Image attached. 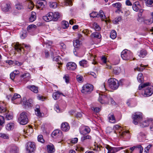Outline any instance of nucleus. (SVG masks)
<instances>
[{
  "label": "nucleus",
  "mask_w": 153,
  "mask_h": 153,
  "mask_svg": "<svg viewBox=\"0 0 153 153\" xmlns=\"http://www.w3.org/2000/svg\"><path fill=\"white\" fill-rule=\"evenodd\" d=\"M0 137L3 138L4 139L8 138V136L7 134H6L4 133L0 134Z\"/></svg>",
  "instance_id": "57"
},
{
  "label": "nucleus",
  "mask_w": 153,
  "mask_h": 153,
  "mask_svg": "<svg viewBox=\"0 0 153 153\" xmlns=\"http://www.w3.org/2000/svg\"><path fill=\"white\" fill-rule=\"evenodd\" d=\"M1 7L2 10L6 12L9 11L10 9L11 8V6L9 3L6 4L2 5Z\"/></svg>",
  "instance_id": "14"
},
{
  "label": "nucleus",
  "mask_w": 153,
  "mask_h": 153,
  "mask_svg": "<svg viewBox=\"0 0 153 153\" xmlns=\"http://www.w3.org/2000/svg\"><path fill=\"white\" fill-rule=\"evenodd\" d=\"M116 36L117 33L116 31L114 30H112L111 33V38L113 39H114L116 38Z\"/></svg>",
  "instance_id": "34"
},
{
  "label": "nucleus",
  "mask_w": 153,
  "mask_h": 153,
  "mask_svg": "<svg viewBox=\"0 0 153 153\" xmlns=\"http://www.w3.org/2000/svg\"><path fill=\"white\" fill-rule=\"evenodd\" d=\"M140 66L143 68H140L139 67H137L136 68L134 69V71H143V70L145 69V67L146 66V65H143L142 64L140 65Z\"/></svg>",
  "instance_id": "36"
},
{
  "label": "nucleus",
  "mask_w": 153,
  "mask_h": 153,
  "mask_svg": "<svg viewBox=\"0 0 153 153\" xmlns=\"http://www.w3.org/2000/svg\"><path fill=\"white\" fill-rule=\"evenodd\" d=\"M32 102L33 101L31 99H29L24 102V104L26 106L27 105L28 107H32L33 106L32 104Z\"/></svg>",
  "instance_id": "20"
},
{
  "label": "nucleus",
  "mask_w": 153,
  "mask_h": 153,
  "mask_svg": "<svg viewBox=\"0 0 153 153\" xmlns=\"http://www.w3.org/2000/svg\"><path fill=\"white\" fill-rule=\"evenodd\" d=\"M87 62L86 60H82L79 62V64L81 66L85 67V66Z\"/></svg>",
  "instance_id": "42"
},
{
  "label": "nucleus",
  "mask_w": 153,
  "mask_h": 153,
  "mask_svg": "<svg viewBox=\"0 0 153 153\" xmlns=\"http://www.w3.org/2000/svg\"><path fill=\"white\" fill-rule=\"evenodd\" d=\"M121 56L123 59L125 60H128L130 58L128 56V54H121Z\"/></svg>",
  "instance_id": "46"
},
{
  "label": "nucleus",
  "mask_w": 153,
  "mask_h": 153,
  "mask_svg": "<svg viewBox=\"0 0 153 153\" xmlns=\"http://www.w3.org/2000/svg\"><path fill=\"white\" fill-rule=\"evenodd\" d=\"M34 7V5L32 2L30 1L28 6V8L30 10H32Z\"/></svg>",
  "instance_id": "61"
},
{
  "label": "nucleus",
  "mask_w": 153,
  "mask_h": 153,
  "mask_svg": "<svg viewBox=\"0 0 153 153\" xmlns=\"http://www.w3.org/2000/svg\"><path fill=\"white\" fill-rule=\"evenodd\" d=\"M65 5L67 6L68 5L71 6L72 5V0H65Z\"/></svg>",
  "instance_id": "59"
},
{
  "label": "nucleus",
  "mask_w": 153,
  "mask_h": 153,
  "mask_svg": "<svg viewBox=\"0 0 153 153\" xmlns=\"http://www.w3.org/2000/svg\"><path fill=\"white\" fill-rule=\"evenodd\" d=\"M112 6L114 7H115L117 8V10L116 12L117 11H120V9L121 6V4L119 2L116 3L115 4H112Z\"/></svg>",
  "instance_id": "29"
},
{
  "label": "nucleus",
  "mask_w": 153,
  "mask_h": 153,
  "mask_svg": "<svg viewBox=\"0 0 153 153\" xmlns=\"http://www.w3.org/2000/svg\"><path fill=\"white\" fill-rule=\"evenodd\" d=\"M23 45L27 49L30 47V46L29 45H26L24 43L19 44V42H16L14 45L15 49L17 52H20L22 51V48L23 49L24 48Z\"/></svg>",
  "instance_id": "6"
},
{
  "label": "nucleus",
  "mask_w": 153,
  "mask_h": 153,
  "mask_svg": "<svg viewBox=\"0 0 153 153\" xmlns=\"http://www.w3.org/2000/svg\"><path fill=\"white\" fill-rule=\"evenodd\" d=\"M147 54V52L146 50H142L140 51L139 56L140 57H144Z\"/></svg>",
  "instance_id": "33"
},
{
  "label": "nucleus",
  "mask_w": 153,
  "mask_h": 153,
  "mask_svg": "<svg viewBox=\"0 0 153 153\" xmlns=\"http://www.w3.org/2000/svg\"><path fill=\"white\" fill-rule=\"evenodd\" d=\"M16 75L14 72L11 73L10 75V78L12 80H13L15 77V75Z\"/></svg>",
  "instance_id": "63"
},
{
  "label": "nucleus",
  "mask_w": 153,
  "mask_h": 153,
  "mask_svg": "<svg viewBox=\"0 0 153 153\" xmlns=\"http://www.w3.org/2000/svg\"><path fill=\"white\" fill-rule=\"evenodd\" d=\"M21 97L20 95L17 94H15L13 96L12 98V100H14L17 98H20Z\"/></svg>",
  "instance_id": "50"
},
{
  "label": "nucleus",
  "mask_w": 153,
  "mask_h": 153,
  "mask_svg": "<svg viewBox=\"0 0 153 153\" xmlns=\"http://www.w3.org/2000/svg\"><path fill=\"white\" fill-rule=\"evenodd\" d=\"M61 128L63 131H68L70 128L68 124L66 122L63 123L61 126Z\"/></svg>",
  "instance_id": "13"
},
{
  "label": "nucleus",
  "mask_w": 153,
  "mask_h": 153,
  "mask_svg": "<svg viewBox=\"0 0 153 153\" xmlns=\"http://www.w3.org/2000/svg\"><path fill=\"white\" fill-rule=\"evenodd\" d=\"M53 13L52 12L49 13L46 16H44L43 18L44 20L46 21H50L52 20L53 18Z\"/></svg>",
  "instance_id": "11"
},
{
  "label": "nucleus",
  "mask_w": 153,
  "mask_h": 153,
  "mask_svg": "<svg viewBox=\"0 0 153 153\" xmlns=\"http://www.w3.org/2000/svg\"><path fill=\"white\" fill-rule=\"evenodd\" d=\"M90 16L91 17L94 18L96 17H98V16H99V14L96 12H93L90 14Z\"/></svg>",
  "instance_id": "41"
},
{
  "label": "nucleus",
  "mask_w": 153,
  "mask_h": 153,
  "mask_svg": "<svg viewBox=\"0 0 153 153\" xmlns=\"http://www.w3.org/2000/svg\"><path fill=\"white\" fill-rule=\"evenodd\" d=\"M91 136L89 135H83V136L81 137V139L82 141H84L87 139H91Z\"/></svg>",
  "instance_id": "45"
},
{
  "label": "nucleus",
  "mask_w": 153,
  "mask_h": 153,
  "mask_svg": "<svg viewBox=\"0 0 153 153\" xmlns=\"http://www.w3.org/2000/svg\"><path fill=\"white\" fill-rule=\"evenodd\" d=\"M8 111L7 110L6 112L5 113V114H6V118L7 120H10L13 118V116L12 115L8 114Z\"/></svg>",
  "instance_id": "37"
},
{
  "label": "nucleus",
  "mask_w": 153,
  "mask_h": 153,
  "mask_svg": "<svg viewBox=\"0 0 153 153\" xmlns=\"http://www.w3.org/2000/svg\"><path fill=\"white\" fill-rule=\"evenodd\" d=\"M61 59L60 57L59 56H55L53 58V60L57 62H58L57 63L59 64H62L61 62H59V59Z\"/></svg>",
  "instance_id": "48"
},
{
  "label": "nucleus",
  "mask_w": 153,
  "mask_h": 153,
  "mask_svg": "<svg viewBox=\"0 0 153 153\" xmlns=\"http://www.w3.org/2000/svg\"><path fill=\"white\" fill-rule=\"evenodd\" d=\"M91 36L92 38H97L100 39L101 37L100 34L98 33H93L91 34Z\"/></svg>",
  "instance_id": "24"
},
{
  "label": "nucleus",
  "mask_w": 153,
  "mask_h": 153,
  "mask_svg": "<svg viewBox=\"0 0 153 153\" xmlns=\"http://www.w3.org/2000/svg\"><path fill=\"white\" fill-rule=\"evenodd\" d=\"M114 73L116 75L119 74L121 72V69L120 67L115 66L113 68Z\"/></svg>",
  "instance_id": "19"
},
{
  "label": "nucleus",
  "mask_w": 153,
  "mask_h": 153,
  "mask_svg": "<svg viewBox=\"0 0 153 153\" xmlns=\"http://www.w3.org/2000/svg\"><path fill=\"white\" fill-rule=\"evenodd\" d=\"M69 26L68 22L65 21H63L62 22V26L63 28L66 29Z\"/></svg>",
  "instance_id": "28"
},
{
  "label": "nucleus",
  "mask_w": 153,
  "mask_h": 153,
  "mask_svg": "<svg viewBox=\"0 0 153 153\" xmlns=\"http://www.w3.org/2000/svg\"><path fill=\"white\" fill-rule=\"evenodd\" d=\"M61 94H63L62 93H60L58 91H57L53 94V97L54 100H57L59 98Z\"/></svg>",
  "instance_id": "25"
},
{
  "label": "nucleus",
  "mask_w": 153,
  "mask_h": 153,
  "mask_svg": "<svg viewBox=\"0 0 153 153\" xmlns=\"http://www.w3.org/2000/svg\"><path fill=\"white\" fill-rule=\"evenodd\" d=\"M83 78L82 76L77 75V81L81 83L83 81Z\"/></svg>",
  "instance_id": "40"
},
{
  "label": "nucleus",
  "mask_w": 153,
  "mask_h": 153,
  "mask_svg": "<svg viewBox=\"0 0 153 153\" xmlns=\"http://www.w3.org/2000/svg\"><path fill=\"white\" fill-rule=\"evenodd\" d=\"M140 7L133 4L132 6L133 9L134 10L136 11H138L141 9Z\"/></svg>",
  "instance_id": "51"
},
{
  "label": "nucleus",
  "mask_w": 153,
  "mask_h": 153,
  "mask_svg": "<svg viewBox=\"0 0 153 153\" xmlns=\"http://www.w3.org/2000/svg\"><path fill=\"white\" fill-rule=\"evenodd\" d=\"M36 26L34 25H29L27 28V30H29L30 29H32L33 28H35Z\"/></svg>",
  "instance_id": "54"
},
{
  "label": "nucleus",
  "mask_w": 153,
  "mask_h": 153,
  "mask_svg": "<svg viewBox=\"0 0 153 153\" xmlns=\"http://www.w3.org/2000/svg\"><path fill=\"white\" fill-rule=\"evenodd\" d=\"M7 111V110L5 108L0 105V113H2L4 112L5 113V112H6Z\"/></svg>",
  "instance_id": "56"
},
{
  "label": "nucleus",
  "mask_w": 153,
  "mask_h": 153,
  "mask_svg": "<svg viewBox=\"0 0 153 153\" xmlns=\"http://www.w3.org/2000/svg\"><path fill=\"white\" fill-rule=\"evenodd\" d=\"M150 83L147 82L143 84H140L139 87V89L141 90L143 88L148 86L144 91L143 96L146 97L151 96L153 93V86L150 85Z\"/></svg>",
  "instance_id": "1"
},
{
  "label": "nucleus",
  "mask_w": 153,
  "mask_h": 153,
  "mask_svg": "<svg viewBox=\"0 0 153 153\" xmlns=\"http://www.w3.org/2000/svg\"><path fill=\"white\" fill-rule=\"evenodd\" d=\"M144 22L147 25H150L153 22V19L151 18L149 19H145L144 21Z\"/></svg>",
  "instance_id": "38"
},
{
  "label": "nucleus",
  "mask_w": 153,
  "mask_h": 153,
  "mask_svg": "<svg viewBox=\"0 0 153 153\" xmlns=\"http://www.w3.org/2000/svg\"><path fill=\"white\" fill-rule=\"evenodd\" d=\"M57 3L55 2H50V6L51 7L54 8L57 7Z\"/></svg>",
  "instance_id": "49"
},
{
  "label": "nucleus",
  "mask_w": 153,
  "mask_h": 153,
  "mask_svg": "<svg viewBox=\"0 0 153 153\" xmlns=\"http://www.w3.org/2000/svg\"><path fill=\"white\" fill-rule=\"evenodd\" d=\"M146 4L148 6L152 7L153 6V0H147Z\"/></svg>",
  "instance_id": "43"
},
{
  "label": "nucleus",
  "mask_w": 153,
  "mask_h": 153,
  "mask_svg": "<svg viewBox=\"0 0 153 153\" xmlns=\"http://www.w3.org/2000/svg\"><path fill=\"white\" fill-rule=\"evenodd\" d=\"M93 26L94 28L96 30L99 31L101 29L100 27L96 22L94 23Z\"/></svg>",
  "instance_id": "44"
},
{
  "label": "nucleus",
  "mask_w": 153,
  "mask_h": 153,
  "mask_svg": "<svg viewBox=\"0 0 153 153\" xmlns=\"http://www.w3.org/2000/svg\"><path fill=\"white\" fill-rule=\"evenodd\" d=\"M26 149L27 153H30L33 152L35 149V146L34 143L29 142L26 144Z\"/></svg>",
  "instance_id": "7"
},
{
  "label": "nucleus",
  "mask_w": 153,
  "mask_h": 153,
  "mask_svg": "<svg viewBox=\"0 0 153 153\" xmlns=\"http://www.w3.org/2000/svg\"><path fill=\"white\" fill-rule=\"evenodd\" d=\"M78 39H77V48H78L79 46L82 45V41L83 40V38L82 37V34L80 33H78Z\"/></svg>",
  "instance_id": "15"
},
{
  "label": "nucleus",
  "mask_w": 153,
  "mask_h": 153,
  "mask_svg": "<svg viewBox=\"0 0 153 153\" xmlns=\"http://www.w3.org/2000/svg\"><path fill=\"white\" fill-rule=\"evenodd\" d=\"M132 117L133 123L136 125H137L142 120V114L140 112L135 113L132 115Z\"/></svg>",
  "instance_id": "3"
},
{
  "label": "nucleus",
  "mask_w": 153,
  "mask_h": 153,
  "mask_svg": "<svg viewBox=\"0 0 153 153\" xmlns=\"http://www.w3.org/2000/svg\"><path fill=\"white\" fill-rule=\"evenodd\" d=\"M18 120L21 125H25L27 124L28 121L27 113L25 112H23L21 113L18 118Z\"/></svg>",
  "instance_id": "4"
},
{
  "label": "nucleus",
  "mask_w": 153,
  "mask_h": 153,
  "mask_svg": "<svg viewBox=\"0 0 153 153\" xmlns=\"http://www.w3.org/2000/svg\"><path fill=\"white\" fill-rule=\"evenodd\" d=\"M60 134H62V131L60 130L57 129L53 131L52 134V136L53 137L55 136L58 137Z\"/></svg>",
  "instance_id": "18"
},
{
  "label": "nucleus",
  "mask_w": 153,
  "mask_h": 153,
  "mask_svg": "<svg viewBox=\"0 0 153 153\" xmlns=\"http://www.w3.org/2000/svg\"><path fill=\"white\" fill-rule=\"evenodd\" d=\"M59 17V13L58 12H56L54 13H53V16L52 17L53 19H52V20L54 21H56Z\"/></svg>",
  "instance_id": "23"
},
{
  "label": "nucleus",
  "mask_w": 153,
  "mask_h": 153,
  "mask_svg": "<svg viewBox=\"0 0 153 153\" xmlns=\"http://www.w3.org/2000/svg\"><path fill=\"white\" fill-rule=\"evenodd\" d=\"M77 151L80 152H83L84 150V148L79 145L78 146L77 145Z\"/></svg>",
  "instance_id": "58"
},
{
  "label": "nucleus",
  "mask_w": 153,
  "mask_h": 153,
  "mask_svg": "<svg viewBox=\"0 0 153 153\" xmlns=\"http://www.w3.org/2000/svg\"><path fill=\"white\" fill-rule=\"evenodd\" d=\"M108 119L109 120H111V122L112 123H114L115 122V118L113 114H111Z\"/></svg>",
  "instance_id": "39"
},
{
  "label": "nucleus",
  "mask_w": 153,
  "mask_h": 153,
  "mask_svg": "<svg viewBox=\"0 0 153 153\" xmlns=\"http://www.w3.org/2000/svg\"><path fill=\"white\" fill-rule=\"evenodd\" d=\"M82 130L80 131V133L83 134H85L89 133L90 131V129L88 126L83 127Z\"/></svg>",
  "instance_id": "16"
},
{
  "label": "nucleus",
  "mask_w": 153,
  "mask_h": 153,
  "mask_svg": "<svg viewBox=\"0 0 153 153\" xmlns=\"http://www.w3.org/2000/svg\"><path fill=\"white\" fill-rule=\"evenodd\" d=\"M4 117L1 116L0 118V125L2 126V124L4 123Z\"/></svg>",
  "instance_id": "60"
},
{
  "label": "nucleus",
  "mask_w": 153,
  "mask_h": 153,
  "mask_svg": "<svg viewBox=\"0 0 153 153\" xmlns=\"http://www.w3.org/2000/svg\"><path fill=\"white\" fill-rule=\"evenodd\" d=\"M38 140L39 142L42 143H44V140L43 139V136L42 135H39L38 137Z\"/></svg>",
  "instance_id": "47"
},
{
  "label": "nucleus",
  "mask_w": 153,
  "mask_h": 153,
  "mask_svg": "<svg viewBox=\"0 0 153 153\" xmlns=\"http://www.w3.org/2000/svg\"><path fill=\"white\" fill-rule=\"evenodd\" d=\"M46 3V2L44 0H39L37 1L36 6L37 8H41L42 10L45 7Z\"/></svg>",
  "instance_id": "9"
},
{
  "label": "nucleus",
  "mask_w": 153,
  "mask_h": 153,
  "mask_svg": "<svg viewBox=\"0 0 153 153\" xmlns=\"http://www.w3.org/2000/svg\"><path fill=\"white\" fill-rule=\"evenodd\" d=\"M14 124L12 123H10L7 124L6 126V128L8 130H10L13 128Z\"/></svg>",
  "instance_id": "35"
},
{
  "label": "nucleus",
  "mask_w": 153,
  "mask_h": 153,
  "mask_svg": "<svg viewBox=\"0 0 153 153\" xmlns=\"http://www.w3.org/2000/svg\"><path fill=\"white\" fill-rule=\"evenodd\" d=\"M123 147H113L111 148V149L109 151V153H115L121 149H123Z\"/></svg>",
  "instance_id": "17"
},
{
  "label": "nucleus",
  "mask_w": 153,
  "mask_h": 153,
  "mask_svg": "<svg viewBox=\"0 0 153 153\" xmlns=\"http://www.w3.org/2000/svg\"><path fill=\"white\" fill-rule=\"evenodd\" d=\"M15 7L19 10H22L24 9V7L22 3H18L15 5Z\"/></svg>",
  "instance_id": "32"
},
{
  "label": "nucleus",
  "mask_w": 153,
  "mask_h": 153,
  "mask_svg": "<svg viewBox=\"0 0 153 153\" xmlns=\"http://www.w3.org/2000/svg\"><path fill=\"white\" fill-rule=\"evenodd\" d=\"M63 79L65 80L66 82L68 83L69 82V78L68 75H65L63 77Z\"/></svg>",
  "instance_id": "55"
},
{
  "label": "nucleus",
  "mask_w": 153,
  "mask_h": 153,
  "mask_svg": "<svg viewBox=\"0 0 153 153\" xmlns=\"http://www.w3.org/2000/svg\"><path fill=\"white\" fill-rule=\"evenodd\" d=\"M36 19V13L34 12H32L31 16L29 18L30 21L33 22Z\"/></svg>",
  "instance_id": "31"
},
{
  "label": "nucleus",
  "mask_w": 153,
  "mask_h": 153,
  "mask_svg": "<svg viewBox=\"0 0 153 153\" xmlns=\"http://www.w3.org/2000/svg\"><path fill=\"white\" fill-rule=\"evenodd\" d=\"M18 147L16 146H13L11 148L10 152V153H18Z\"/></svg>",
  "instance_id": "30"
},
{
  "label": "nucleus",
  "mask_w": 153,
  "mask_h": 153,
  "mask_svg": "<svg viewBox=\"0 0 153 153\" xmlns=\"http://www.w3.org/2000/svg\"><path fill=\"white\" fill-rule=\"evenodd\" d=\"M28 88L33 92L35 93L38 92V88L34 85H30L28 86Z\"/></svg>",
  "instance_id": "22"
},
{
  "label": "nucleus",
  "mask_w": 153,
  "mask_h": 153,
  "mask_svg": "<svg viewBox=\"0 0 153 153\" xmlns=\"http://www.w3.org/2000/svg\"><path fill=\"white\" fill-rule=\"evenodd\" d=\"M109 96H106L105 95H102L100 96L99 99V101L101 103L108 104L110 100Z\"/></svg>",
  "instance_id": "8"
},
{
  "label": "nucleus",
  "mask_w": 153,
  "mask_h": 153,
  "mask_svg": "<svg viewBox=\"0 0 153 153\" xmlns=\"http://www.w3.org/2000/svg\"><path fill=\"white\" fill-rule=\"evenodd\" d=\"M67 68L68 70L74 71L76 67V65L74 62H69L66 65Z\"/></svg>",
  "instance_id": "10"
},
{
  "label": "nucleus",
  "mask_w": 153,
  "mask_h": 153,
  "mask_svg": "<svg viewBox=\"0 0 153 153\" xmlns=\"http://www.w3.org/2000/svg\"><path fill=\"white\" fill-rule=\"evenodd\" d=\"M35 114L38 116L41 117L42 116V114L40 111L39 107L38 105L36 106V108L35 109Z\"/></svg>",
  "instance_id": "21"
},
{
  "label": "nucleus",
  "mask_w": 153,
  "mask_h": 153,
  "mask_svg": "<svg viewBox=\"0 0 153 153\" xmlns=\"http://www.w3.org/2000/svg\"><path fill=\"white\" fill-rule=\"evenodd\" d=\"M143 75L142 73H141L139 74L138 75L137 79L140 82L143 83L144 82V79Z\"/></svg>",
  "instance_id": "27"
},
{
  "label": "nucleus",
  "mask_w": 153,
  "mask_h": 153,
  "mask_svg": "<svg viewBox=\"0 0 153 153\" xmlns=\"http://www.w3.org/2000/svg\"><path fill=\"white\" fill-rule=\"evenodd\" d=\"M27 36V33L26 32H23L21 34L20 37L22 39H24Z\"/></svg>",
  "instance_id": "62"
},
{
  "label": "nucleus",
  "mask_w": 153,
  "mask_h": 153,
  "mask_svg": "<svg viewBox=\"0 0 153 153\" xmlns=\"http://www.w3.org/2000/svg\"><path fill=\"white\" fill-rule=\"evenodd\" d=\"M151 123H153V120L152 119H150L148 120L143 122L141 123L140 126L143 128L146 127Z\"/></svg>",
  "instance_id": "12"
},
{
  "label": "nucleus",
  "mask_w": 153,
  "mask_h": 153,
  "mask_svg": "<svg viewBox=\"0 0 153 153\" xmlns=\"http://www.w3.org/2000/svg\"><path fill=\"white\" fill-rule=\"evenodd\" d=\"M60 45L61 47V48L62 49L64 50L66 49V45L63 43H61L60 44Z\"/></svg>",
  "instance_id": "64"
},
{
  "label": "nucleus",
  "mask_w": 153,
  "mask_h": 153,
  "mask_svg": "<svg viewBox=\"0 0 153 153\" xmlns=\"http://www.w3.org/2000/svg\"><path fill=\"white\" fill-rule=\"evenodd\" d=\"M99 13H100V17H101V19H102V20L103 19H106V17L105 16V15L104 16H103V12L102 10H100L99 12Z\"/></svg>",
  "instance_id": "53"
},
{
  "label": "nucleus",
  "mask_w": 153,
  "mask_h": 153,
  "mask_svg": "<svg viewBox=\"0 0 153 153\" xmlns=\"http://www.w3.org/2000/svg\"><path fill=\"white\" fill-rule=\"evenodd\" d=\"M122 17L121 16H119L117 18H116L114 21V23L115 24H117L118 22L120 21Z\"/></svg>",
  "instance_id": "52"
},
{
  "label": "nucleus",
  "mask_w": 153,
  "mask_h": 153,
  "mask_svg": "<svg viewBox=\"0 0 153 153\" xmlns=\"http://www.w3.org/2000/svg\"><path fill=\"white\" fill-rule=\"evenodd\" d=\"M108 82L109 87L111 89L114 90L117 89L119 85L122 83L121 80H120L119 82L116 79L113 78L108 79Z\"/></svg>",
  "instance_id": "2"
},
{
  "label": "nucleus",
  "mask_w": 153,
  "mask_h": 153,
  "mask_svg": "<svg viewBox=\"0 0 153 153\" xmlns=\"http://www.w3.org/2000/svg\"><path fill=\"white\" fill-rule=\"evenodd\" d=\"M93 86L92 85L89 84H86L82 87L81 92L85 94H90L93 91Z\"/></svg>",
  "instance_id": "5"
},
{
  "label": "nucleus",
  "mask_w": 153,
  "mask_h": 153,
  "mask_svg": "<svg viewBox=\"0 0 153 153\" xmlns=\"http://www.w3.org/2000/svg\"><path fill=\"white\" fill-rule=\"evenodd\" d=\"M54 147L53 145H48L47 146V151L48 153H53L54 151Z\"/></svg>",
  "instance_id": "26"
}]
</instances>
